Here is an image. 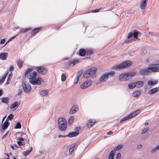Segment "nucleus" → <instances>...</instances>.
<instances>
[{
	"label": "nucleus",
	"instance_id": "obj_24",
	"mask_svg": "<svg viewBox=\"0 0 159 159\" xmlns=\"http://www.w3.org/2000/svg\"><path fill=\"white\" fill-rule=\"evenodd\" d=\"M158 81L157 80L153 81L152 80H150L148 82V85H151L156 84H157Z\"/></svg>",
	"mask_w": 159,
	"mask_h": 159
},
{
	"label": "nucleus",
	"instance_id": "obj_50",
	"mask_svg": "<svg viewBox=\"0 0 159 159\" xmlns=\"http://www.w3.org/2000/svg\"><path fill=\"white\" fill-rule=\"evenodd\" d=\"M79 78H78L76 77H75V79L74 81V84H77V83L78 81L79 80Z\"/></svg>",
	"mask_w": 159,
	"mask_h": 159
},
{
	"label": "nucleus",
	"instance_id": "obj_62",
	"mask_svg": "<svg viewBox=\"0 0 159 159\" xmlns=\"http://www.w3.org/2000/svg\"><path fill=\"white\" fill-rule=\"evenodd\" d=\"M98 68H97L95 67H93L92 68H89L88 70H97Z\"/></svg>",
	"mask_w": 159,
	"mask_h": 159
},
{
	"label": "nucleus",
	"instance_id": "obj_40",
	"mask_svg": "<svg viewBox=\"0 0 159 159\" xmlns=\"http://www.w3.org/2000/svg\"><path fill=\"white\" fill-rule=\"evenodd\" d=\"M40 28H35L34 30H33L32 31L33 33L34 34H35L38 33L39 31V30L40 29Z\"/></svg>",
	"mask_w": 159,
	"mask_h": 159
},
{
	"label": "nucleus",
	"instance_id": "obj_57",
	"mask_svg": "<svg viewBox=\"0 0 159 159\" xmlns=\"http://www.w3.org/2000/svg\"><path fill=\"white\" fill-rule=\"evenodd\" d=\"M8 132H7L4 135H3V136H2V139H3L5 138L6 137L7 135H8Z\"/></svg>",
	"mask_w": 159,
	"mask_h": 159
},
{
	"label": "nucleus",
	"instance_id": "obj_20",
	"mask_svg": "<svg viewBox=\"0 0 159 159\" xmlns=\"http://www.w3.org/2000/svg\"><path fill=\"white\" fill-rule=\"evenodd\" d=\"M77 147V145L75 143L72 144L70 146V149L69 150V153L70 154H71L72 152L73 151L75 148Z\"/></svg>",
	"mask_w": 159,
	"mask_h": 159
},
{
	"label": "nucleus",
	"instance_id": "obj_25",
	"mask_svg": "<svg viewBox=\"0 0 159 159\" xmlns=\"http://www.w3.org/2000/svg\"><path fill=\"white\" fill-rule=\"evenodd\" d=\"M79 52L80 56L84 57L86 53V50H85L83 48H81Z\"/></svg>",
	"mask_w": 159,
	"mask_h": 159
},
{
	"label": "nucleus",
	"instance_id": "obj_43",
	"mask_svg": "<svg viewBox=\"0 0 159 159\" xmlns=\"http://www.w3.org/2000/svg\"><path fill=\"white\" fill-rule=\"evenodd\" d=\"M15 128L16 129H20L21 128V125L20 123L19 122H17Z\"/></svg>",
	"mask_w": 159,
	"mask_h": 159
},
{
	"label": "nucleus",
	"instance_id": "obj_31",
	"mask_svg": "<svg viewBox=\"0 0 159 159\" xmlns=\"http://www.w3.org/2000/svg\"><path fill=\"white\" fill-rule=\"evenodd\" d=\"M123 147V145L119 144L114 148V151H118L120 149Z\"/></svg>",
	"mask_w": 159,
	"mask_h": 159
},
{
	"label": "nucleus",
	"instance_id": "obj_6",
	"mask_svg": "<svg viewBox=\"0 0 159 159\" xmlns=\"http://www.w3.org/2000/svg\"><path fill=\"white\" fill-rule=\"evenodd\" d=\"M22 86L23 89L25 92L27 93H29L31 91V87L29 84L23 83L22 84Z\"/></svg>",
	"mask_w": 159,
	"mask_h": 159
},
{
	"label": "nucleus",
	"instance_id": "obj_16",
	"mask_svg": "<svg viewBox=\"0 0 159 159\" xmlns=\"http://www.w3.org/2000/svg\"><path fill=\"white\" fill-rule=\"evenodd\" d=\"M8 53L2 52L0 53V59L2 60H6L8 56Z\"/></svg>",
	"mask_w": 159,
	"mask_h": 159
},
{
	"label": "nucleus",
	"instance_id": "obj_64",
	"mask_svg": "<svg viewBox=\"0 0 159 159\" xmlns=\"http://www.w3.org/2000/svg\"><path fill=\"white\" fill-rule=\"evenodd\" d=\"M99 10L98 9H96L94 11H93L92 12H97L99 11Z\"/></svg>",
	"mask_w": 159,
	"mask_h": 159
},
{
	"label": "nucleus",
	"instance_id": "obj_4",
	"mask_svg": "<svg viewBox=\"0 0 159 159\" xmlns=\"http://www.w3.org/2000/svg\"><path fill=\"white\" fill-rule=\"evenodd\" d=\"M115 74V72L114 71L104 73L100 78V81L102 82L107 81L109 78L112 77Z\"/></svg>",
	"mask_w": 159,
	"mask_h": 159
},
{
	"label": "nucleus",
	"instance_id": "obj_12",
	"mask_svg": "<svg viewBox=\"0 0 159 159\" xmlns=\"http://www.w3.org/2000/svg\"><path fill=\"white\" fill-rule=\"evenodd\" d=\"M20 102H16L11 105L10 108L11 109H16L20 105Z\"/></svg>",
	"mask_w": 159,
	"mask_h": 159
},
{
	"label": "nucleus",
	"instance_id": "obj_1",
	"mask_svg": "<svg viewBox=\"0 0 159 159\" xmlns=\"http://www.w3.org/2000/svg\"><path fill=\"white\" fill-rule=\"evenodd\" d=\"M32 70H27L25 73V76L29 79L30 83L33 85L41 84V83H43L44 80L41 77L36 78L37 75V72L35 71H32Z\"/></svg>",
	"mask_w": 159,
	"mask_h": 159
},
{
	"label": "nucleus",
	"instance_id": "obj_49",
	"mask_svg": "<svg viewBox=\"0 0 159 159\" xmlns=\"http://www.w3.org/2000/svg\"><path fill=\"white\" fill-rule=\"evenodd\" d=\"M121 157V154L120 153H118L116 156V159H120Z\"/></svg>",
	"mask_w": 159,
	"mask_h": 159
},
{
	"label": "nucleus",
	"instance_id": "obj_21",
	"mask_svg": "<svg viewBox=\"0 0 159 159\" xmlns=\"http://www.w3.org/2000/svg\"><path fill=\"white\" fill-rule=\"evenodd\" d=\"M58 126L59 130L62 131H65L67 127L66 124H62L61 125H59Z\"/></svg>",
	"mask_w": 159,
	"mask_h": 159
},
{
	"label": "nucleus",
	"instance_id": "obj_3",
	"mask_svg": "<svg viewBox=\"0 0 159 159\" xmlns=\"http://www.w3.org/2000/svg\"><path fill=\"white\" fill-rule=\"evenodd\" d=\"M132 64V63L129 60L125 61L118 65H116L112 67L113 69L117 70V69H122L129 67Z\"/></svg>",
	"mask_w": 159,
	"mask_h": 159
},
{
	"label": "nucleus",
	"instance_id": "obj_56",
	"mask_svg": "<svg viewBox=\"0 0 159 159\" xmlns=\"http://www.w3.org/2000/svg\"><path fill=\"white\" fill-rule=\"evenodd\" d=\"M22 142L20 141H18L17 142L18 144L20 146H21L22 145Z\"/></svg>",
	"mask_w": 159,
	"mask_h": 159
},
{
	"label": "nucleus",
	"instance_id": "obj_47",
	"mask_svg": "<svg viewBox=\"0 0 159 159\" xmlns=\"http://www.w3.org/2000/svg\"><path fill=\"white\" fill-rule=\"evenodd\" d=\"M148 130V128H145L143 130L141 133L142 134H144Z\"/></svg>",
	"mask_w": 159,
	"mask_h": 159
},
{
	"label": "nucleus",
	"instance_id": "obj_11",
	"mask_svg": "<svg viewBox=\"0 0 159 159\" xmlns=\"http://www.w3.org/2000/svg\"><path fill=\"white\" fill-rule=\"evenodd\" d=\"M79 134V132L78 131H74L69 132L68 135H66V136L70 138H72L77 136Z\"/></svg>",
	"mask_w": 159,
	"mask_h": 159
},
{
	"label": "nucleus",
	"instance_id": "obj_58",
	"mask_svg": "<svg viewBox=\"0 0 159 159\" xmlns=\"http://www.w3.org/2000/svg\"><path fill=\"white\" fill-rule=\"evenodd\" d=\"M4 80L1 78L0 79V85H1L2 84V83L4 82Z\"/></svg>",
	"mask_w": 159,
	"mask_h": 159
},
{
	"label": "nucleus",
	"instance_id": "obj_27",
	"mask_svg": "<svg viewBox=\"0 0 159 159\" xmlns=\"http://www.w3.org/2000/svg\"><path fill=\"white\" fill-rule=\"evenodd\" d=\"M9 99L7 97H4L2 98V102L8 104L9 102Z\"/></svg>",
	"mask_w": 159,
	"mask_h": 159
},
{
	"label": "nucleus",
	"instance_id": "obj_35",
	"mask_svg": "<svg viewBox=\"0 0 159 159\" xmlns=\"http://www.w3.org/2000/svg\"><path fill=\"white\" fill-rule=\"evenodd\" d=\"M76 108L75 106H73L70 110V113L71 114H73L75 113L76 112V111L75 110Z\"/></svg>",
	"mask_w": 159,
	"mask_h": 159
},
{
	"label": "nucleus",
	"instance_id": "obj_59",
	"mask_svg": "<svg viewBox=\"0 0 159 159\" xmlns=\"http://www.w3.org/2000/svg\"><path fill=\"white\" fill-rule=\"evenodd\" d=\"M67 137V136H66V135H59L58 136V137L59 138H61V137L65 138V137Z\"/></svg>",
	"mask_w": 159,
	"mask_h": 159
},
{
	"label": "nucleus",
	"instance_id": "obj_38",
	"mask_svg": "<svg viewBox=\"0 0 159 159\" xmlns=\"http://www.w3.org/2000/svg\"><path fill=\"white\" fill-rule=\"evenodd\" d=\"M159 149V145H158L152 149L151 151V152L152 153L155 152L157 150Z\"/></svg>",
	"mask_w": 159,
	"mask_h": 159
},
{
	"label": "nucleus",
	"instance_id": "obj_54",
	"mask_svg": "<svg viewBox=\"0 0 159 159\" xmlns=\"http://www.w3.org/2000/svg\"><path fill=\"white\" fill-rule=\"evenodd\" d=\"M17 139L18 140H19V141H23L24 140H25V139H24L22 137H21V136H20V138H17Z\"/></svg>",
	"mask_w": 159,
	"mask_h": 159
},
{
	"label": "nucleus",
	"instance_id": "obj_26",
	"mask_svg": "<svg viewBox=\"0 0 159 159\" xmlns=\"http://www.w3.org/2000/svg\"><path fill=\"white\" fill-rule=\"evenodd\" d=\"M39 93L41 96H44L48 94V92L46 90H42L39 91Z\"/></svg>",
	"mask_w": 159,
	"mask_h": 159
},
{
	"label": "nucleus",
	"instance_id": "obj_53",
	"mask_svg": "<svg viewBox=\"0 0 159 159\" xmlns=\"http://www.w3.org/2000/svg\"><path fill=\"white\" fill-rule=\"evenodd\" d=\"M126 117L127 118V120H128L131 118L132 117V115H131L130 113L127 116H126Z\"/></svg>",
	"mask_w": 159,
	"mask_h": 159
},
{
	"label": "nucleus",
	"instance_id": "obj_13",
	"mask_svg": "<svg viewBox=\"0 0 159 159\" xmlns=\"http://www.w3.org/2000/svg\"><path fill=\"white\" fill-rule=\"evenodd\" d=\"M58 125L66 124V121L65 118L62 117L59 118L58 120Z\"/></svg>",
	"mask_w": 159,
	"mask_h": 159
},
{
	"label": "nucleus",
	"instance_id": "obj_37",
	"mask_svg": "<svg viewBox=\"0 0 159 159\" xmlns=\"http://www.w3.org/2000/svg\"><path fill=\"white\" fill-rule=\"evenodd\" d=\"M66 75L65 73L62 74L61 76V80L62 81H64L66 79Z\"/></svg>",
	"mask_w": 159,
	"mask_h": 159
},
{
	"label": "nucleus",
	"instance_id": "obj_48",
	"mask_svg": "<svg viewBox=\"0 0 159 159\" xmlns=\"http://www.w3.org/2000/svg\"><path fill=\"white\" fill-rule=\"evenodd\" d=\"M46 69L47 70V68L44 67L42 66H39L37 67V69L36 70H45Z\"/></svg>",
	"mask_w": 159,
	"mask_h": 159
},
{
	"label": "nucleus",
	"instance_id": "obj_41",
	"mask_svg": "<svg viewBox=\"0 0 159 159\" xmlns=\"http://www.w3.org/2000/svg\"><path fill=\"white\" fill-rule=\"evenodd\" d=\"M20 136L25 140L26 139L28 138V136H27L25 133H21Z\"/></svg>",
	"mask_w": 159,
	"mask_h": 159
},
{
	"label": "nucleus",
	"instance_id": "obj_52",
	"mask_svg": "<svg viewBox=\"0 0 159 159\" xmlns=\"http://www.w3.org/2000/svg\"><path fill=\"white\" fill-rule=\"evenodd\" d=\"M8 73L7 72H6L5 74L1 78L2 79L5 80V79Z\"/></svg>",
	"mask_w": 159,
	"mask_h": 159
},
{
	"label": "nucleus",
	"instance_id": "obj_22",
	"mask_svg": "<svg viewBox=\"0 0 159 159\" xmlns=\"http://www.w3.org/2000/svg\"><path fill=\"white\" fill-rule=\"evenodd\" d=\"M32 147H31L30 149L28 150H27L24 151L23 153V155L26 157L29 154L30 152L32 151Z\"/></svg>",
	"mask_w": 159,
	"mask_h": 159
},
{
	"label": "nucleus",
	"instance_id": "obj_32",
	"mask_svg": "<svg viewBox=\"0 0 159 159\" xmlns=\"http://www.w3.org/2000/svg\"><path fill=\"white\" fill-rule=\"evenodd\" d=\"M140 111H141L140 110H138L133 112L132 113H131V115H132V117H133L135 116L137 114L139 113L140 112Z\"/></svg>",
	"mask_w": 159,
	"mask_h": 159
},
{
	"label": "nucleus",
	"instance_id": "obj_29",
	"mask_svg": "<svg viewBox=\"0 0 159 159\" xmlns=\"http://www.w3.org/2000/svg\"><path fill=\"white\" fill-rule=\"evenodd\" d=\"M31 30V29L30 28H23L22 29L20 30V32L19 33H25L27 32V31L30 30Z\"/></svg>",
	"mask_w": 159,
	"mask_h": 159
},
{
	"label": "nucleus",
	"instance_id": "obj_60",
	"mask_svg": "<svg viewBox=\"0 0 159 159\" xmlns=\"http://www.w3.org/2000/svg\"><path fill=\"white\" fill-rule=\"evenodd\" d=\"M5 39H2L0 43L1 44H3L5 42Z\"/></svg>",
	"mask_w": 159,
	"mask_h": 159
},
{
	"label": "nucleus",
	"instance_id": "obj_42",
	"mask_svg": "<svg viewBox=\"0 0 159 159\" xmlns=\"http://www.w3.org/2000/svg\"><path fill=\"white\" fill-rule=\"evenodd\" d=\"M83 73L82 70H80L78 72V73L77 74L76 77L78 78H79L81 75H82Z\"/></svg>",
	"mask_w": 159,
	"mask_h": 159
},
{
	"label": "nucleus",
	"instance_id": "obj_55",
	"mask_svg": "<svg viewBox=\"0 0 159 159\" xmlns=\"http://www.w3.org/2000/svg\"><path fill=\"white\" fill-rule=\"evenodd\" d=\"M126 120H127V118L126 117H125L124 118L122 119L120 121V122H122Z\"/></svg>",
	"mask_w": 159,
	"mask_h": 159
},
{
	"label": "nucleus",
	"instance_id": "obj_15",
	"mask_svg": "<svg viewBox=\"0 0 159 159\" xmlns=\"http://www.w3.org/2000/svg\"><path fill=\"white\" fill-rule=\"evenodd\" d=\"M8 120H6L2 126V128L3 130H6L8 127L10 123L8 121Z\"/></svg>",
	"mask_w": 159,
	"mask_h": 159
},
{
	"label": "nucleus",
	"instance_id": "obj_39",
	"mask_svg": "<svg viewBox=\"0 0 159 159\" xmlns=\"http://www.w3.org/2000/svg\"><path fill=\"white\" fill-rule=\"evenodd\" d=\"M39 73L43 75H45L47 73V70H37Z\"/></svg>",
	"mask_w": 159,
	"mask_h": 159
},
{
	"label": "nucleus",
	"instance_id": "obj_30",
	"mask_svg": "<svg viewBox=\"0 0 159 159\" xmlns=\"http://www.w3.org/2000/svg\"><path fill=\"white\" fill-rule=\"evenodd\" d=\"M86 53L88 55H91L94 53V52L92 50L90 49H86Z\"/></svg>",
	"mask_w": 159,
	"mask_h": 159
},
{
	"label": "nucleus",
	"instance_id": "obj_51",
	"mask_svg": "<svg viewBox=\"0 0 159 159\" xmlns=\"http://www.w3.org/2000/svg\"><path fill=\"white\" fill-rule=\"evenodd\" d=\"M133 35V33H130L129 34L127 37L128 39H129L132 37Z\"/></svg>",
	"mask_w": 159,
	"mask_h": 159
},
{
	"label": "nucleus",
	"instance_id": "obj_2",
	"mask_svg": "<svg viewBox=\"0 0 159 159\" xmlns=\"http://www.w3.org/2000/svg\"><path fill=\"white\" fill-rule=\"evenodd\" d=\"M136 74V72H134L122 73L119 75L118 79L121 82L126 81L135 76Z\"/></svg>",
	"mask_w": 159,
	"mask_h": 159
},
{
	"label": "nucleus",
	"instance_id": "obj_28",
	"mask_svg": "<svg viewBox=\"0 0 159 159\" xmlns=\"http://www.w3.org/2000/svg\"><path fill=\"white\" fill-rule=\"evenodd\" d=\"M141 93V92L140 91H136L133 93L132 96L134 97H138Z\"/></svg>",
	"mask_w": 159,
	"mask_h": 159
},
{
	"label": "nucleus",
	"instance_id": "obj_33",
	"mask_svg": "<svg viewBox=\"0 0 159 159\" xmlns=\"http://www.w3.org/2000/svg\"><path fill=\"white\" fill-rule=\"evenodd\" d=\"M135 87H136V86L134 83H131L130 84H129L128 85V88L129 89H132Z\"/></svg>",
	"mask_w": 159,
	"mask_h": 159
},
{
	"label": "nucleus",
	"instance_id": "obj_9",
	"mask_svg": "<svg viewBox=\"0 0 159 159\" xmlns=\"http://www.w3.org/2000/svg\"><path fill=\"white\" fill-rule=\"evenodd\" d=\"M92 84V81L90 80H88L83 83L80 86L81 89H84L89 86Z\"/></svg>",
	"mask_w": 159,
	"mask_h": 159
},
{
	"label": "nucleus",
	"instance_id": "obj_61",
	"mask_svg": "<svg viewBox=\"0 0 159 159\" xmlns=\"http://www.w3.org/2000/svg\"><path fill=\"white\" fill-rule=\"evenodd\" d=\"M113 134V132L111 131H110L108 132H107V135H110V134Z\"/></svg>",
	"mask_w": 159,
	"mask_h": 159
},
{
	"label": "nucleus",
	"instance_id": "obj_18",
	"mask_svg": "<svg viewBox=\"0 0 159 159\" xmlns=\"http://www.w3.org/2000/svg\"><path fill=\"white\" fill-rule=\"evenodd\" d=\"M158 90L159 88H155L150 90L148 92V93L150 95H151L156 93L158 92Z\"/></svg>",
	"mask_w": 159,
	"mask_h": 159
},
{
	"label": "nucleus",
	"instance_id": "obj_45",
	"mask_svg": "<svg viewBox=\"0 0 159 159\" xmlns=\"http://www.w3.org/2000/svg\"><path fill=\"white\" fill-rule=\"evenodd\" d=\"M74 119V117L73 116H71L70 117L69 120L68 121V123L69 124H71L73 120Z\"/></svg>",
	"mask_w": 159,
	"mask_h": 159
},
{
	"label": "nucleus",
	"instance_id": "obj_36",
	"mask_svg": "<svg viewBox=\"0 0 159 159\" xmlns=\"http://www.w3.org/2000/svg\"><path fill=\"white\" fill-rule=\"evenodd\" d=\"M113 150L111 151L110 152L109 156V159H113L114 157V153H113Z\"/></svg>",
	"mask_w": 159,
	"mask_h": 159
},
{
	"label": "nucleus",
	"instance_id": "obj_34",
	"mask_svg": "<svg viewBox=\"0 0 159 159\" xmlns=\"http://www.w3.org/2000/svg\"><path fill=\"white\" fill-rule=\"evenodd\" d=\"M23 63V61L20 60H19L17 62V64L19 67V68L20 69L22 66V65Z\"/></svg>",
	"mask_w": 159,
	"mask_h": 159
},
{
	"label": "nucleus",
	"instance_id": "obj_7",
	"mask_svg": "<svg viewBox=\"0 0 159 159\" xmlns=\"http://www.w3.org/2000/svg\"><path fill=\"white\" fill-rule=\"evenodd\" d=\"M145 70H159V64H150L148 67Z\"/></svg>",
	"mask_w": 159,
	"mask_h": 159
},
{
	"label": "nucleus",
	"instance_id": "obj_63",
	"mask_svg": "<svg viewBox=\"0 0 159 159\" xmlns=\"http://www.w3.org/2000/svg\"><path fill=\"white\" fill-rule=\"evenodd\" d=\"M142 145L141 144H139L137 146V149H140L142 147Z\"/></svg>",
	"mask_w": 159,
	"mask_h": 159
},
{
	"label": "nucleus",
	"instance_id": "obj_46",
	"mask_svg": "<svg viewBox=\"0 0 159 159\" xmlns=\"http://www.w3.org/2000/svg\"><path fill=\"white\" fill-rule=\"evenodd\" d=\"M148 34L152 36H157L158 35V34H157L156 33L152 32H148Z\"/></svg>",
	"mask_w": 159,
	"mask_h": 159
},
{
	"label": "nucleus",
	"instance_id": "obj_44",
	"mask_svg": "<svg viewBox=\"0 0 159 159\" xmlns=\"http://www.w3.org/2000/svg\"><path fill=\"white\" fill-rule=\"evenodd\" d=\"M14 118V116L12 114H10L7 117L6 120H11Z\"/></svg>",
	"mask_w": 159,
	"mask_h": 159
},
{
	"label": "nucleus",
	"instance_id": "obj_17",
	"mask_svg": "<svg viewBox=\"0 0 159 159\" xmlns=\"http://www.w3.org/2000/svg\"><path fill=\"white\" fill-rule=\"evenodd\" d=\"M147 0H142L140 4V8L142 9H145L146 7V3Z\"/></svg>",
	"mask_w": 159,
	"mask_h": 159
},
{
	"label": "nucleus",
	"instance_id": "obj_10",
	"mask_svg": "<svg viewBox=\"0 0 159 159\" xmlns=\"http://www.w3.org/2000/svg\"><path fill=\"white\" fill-rule=\"evenodd\" d=\"M96 120L93 119H89L87 123V126L88 128H90L95 124Z\"/></svg>",
	"mask_w": 159,
	"mask_h": 159
},
{
	"label": "nucleus",
	"instance_id": "obj_8",
	"mask_svg": "<svg viewBox=\"0 0 159 159\" xmlns=\"http://www.w3.org/2000/svg\"><path fill=\"white\" fill-rule=\"evenodd\" d=\"M159 70H140V74L142 75H149L152 72H158Z\"/></svg>",
	"mask_w": 159,
	"mask_h": 159
},
{
	"label": "nucleus",
	"instance_id": "obj_5",
	"mask_svg": "<svg viewBox=\"0 0 159 159\" xmlns=\"http://www.w3.org/2000/svg\"><path fill=\"white\" fill-rule=\"evenodd\" d=\"M97 70H86L83 74L84 78H87L95 74Z\"/></svg>",
	"mask_w": 159,
	"mask_h": 159
},
{
	"label": "nucleus",
	"instance_id": "obj_19",
	"mask_svg": "<svg viewBox=\"0 0 159 159\" xmlns=\"http://www.w3.org/2000/svg\"><path fill=\"white\" fill-rule=\"evenodd\" d=\"M135 84L136 87H141L144 84V82L143 81H139L134 82Z\"/></svg>",
	"mask_w": 159,
	"mask_h": 159
},
{
	"label": "nucleus",
	"instance_id": "obj_14",
	"mask_svg": "<svg viewBox=\"0 0 159 159\" xmlns=\"http://www.w3.org/2000/svg\"><path fill=\"white\" fill-rule=\"evenodd\" d=\"M79 60L77 59H73L69 61V64L70 66H72L79 62Z\"/></svg>",
	"mask_w": 159,
	"mask_h": 159
},
{
	"label": "nucleus",
	"instance_id": "obj_23",
	"mask_svg": "<svg viewBox=\"0 0 159 159\" xmlns=\"http://www.w3.org/2000/svg\"><path fill=\"white\" fill-rule=\"evenodd\" d=\"M139 34H140V35H141V34L139 32L136 30L134 31L133 33V35L134 37L137 40H139V39H138V36Z\"/></svg>",
	"mask_w": 159,
	"mask_h": 159
}]
</instances>
